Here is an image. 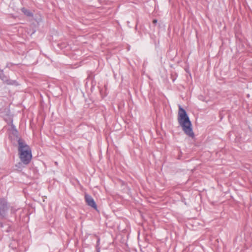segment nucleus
I'll return each mask as SVG.
<instances>
[{
	"mask_svg": "<svg viewBox=\"0 0 252 252\" xmlns=\"http://www.w3.org/2000/svg\"><path fill=\"white\" fill-rule=\"evenodd\" d=\"M85 198L88 205L97 210V205L93 197L88 194H85Z\"/></svg>",
	"mask_w": 252,
	"mask_h": 252,
	"instance_id": "nucleus-4",
	"label": "nucleus"
},
{
	"mask_svg": "<svg viewBox=\"0 0 252 252\" xmlns=\"http://www.w3.org/2000/svg\"><path fill=\"white\" fill-rule=\"evenodd\" d=\"M7 107L3 108L2 110H0V116L1 117L2 114H6V112H5V109Z\"/></svg>",
	"mask_w": 252,
	"mask_h": 252,
	"instance_id": "nucleus-9",
	"label": "nucleus"
},
{
	"mask_svg": "<svg viewBox=\"0 0 252 252\" xmlns=\"http://www.w3.org/2000/svg\"><path fill=\"white\" fill-rule=\"evenodd\" d=\"M4 83L9 85H14L15 86L19 85V83L16 80H11L9 79L8 77H7Z\"/></svg>",
	"mask_w": 252,
	"mask_h": 252,
	"instance_id": "nucleus-5",
	"label": "nucleus"
},
{
	"mask_svg": "<svg viewBox=\"0 0 252 252\" xmlns=\"http://www.w3.org/2000/svg\"><path fill=\"white\" fill-rule=\"evenodd\" d=\"M157 22H158V20L156 19H154L153 21V23L154 24H156L157 23Z\"/></svg>",
	"mask_w": 252,
	"mask_h": 252,
	"instance_id": "nucleus-10",
	"label": "nucleus"
},
{
	"mask_svg": "<svg viewBox=\"0 0 252 252\" xmlns=\"http://www.w3.org/2000/svg\"><path fill=\"white\" fill-rule=\"evenodd\" d=\"M14 64L12 63H8L6 65V67L10 68Z\"/></svg>",
	"mask_w": 252,
	"mask_h": 252,
	"instance_id": "nucleus-8",
	"label": "nucleus"
},
{
	"mask_svg": "<svg viewBox=\"0 0 252 252\" xmlns=\"http://www.w3.org/2000/svg\"><path fill=\"white\" fill-rule=\"evenodd\" d=\"M5 112L6 114H2L1 117L3 118L4 120L8 125H10L11 126V133L13 136L16 138H18V132L15 127L13 124L12 116L10 113V111L8 108L5 109Z\"/></svg>",
	"mask_w": 252,
	"mask_h": 252,
	"instance_id": "nucleus-3",
	"label": "nucleus"
},
{
	"mask_svg": "<svg viewBox=\"0 0 252 252\" xmlns=\"http://www.w3.org/2000/svg\"><path fill=\"white\" fill-rule=\"evenodd\" d=\"M21 11L26 16H32V13L29 10H28L24 7H23L21 9Z\"/></svg>",
	"mask_w": 252,
	"mask_h": 252,
	"instance_id": "nucleus-6",
	"label": "nucleus"
},
{
	"mask_svg": "<svg viewBox=\"0 0 252 252\" xmlns=\"http://www.w3.org/2000/svg\"><path fill=\"white\" fill-rule=\"evenodd\" d=\"M135 29L136 30H137V25H136Z\"/></svg>",
	"mask_w": 252,
	"mask_h": 252,
	"instance_id": "nucleus-14",
	"label": "nucleus"
},
{
	"mask_svg": "<svg viewBox=\"0 0 252 252\" xmlns=\"http://www.w3.org/2000/svg\"><path fill=\"white\" fill-rule=\"evenodd\" d=\"M127 25H128V26L129 27H131L130 26H129V21H127Z\"/></svg>",
	"mask_w": 252,
	"mask_h": 252,
	"instance_id": "nucleus-13",
	"label": "nucleus"
},
{
	"mask_svg": "<svg viewBox=\"0 0 252 252\" xmlns=\"http://www.w3.org/2000/svg\"><path fill=\"white\" fill-rule=\"evenodd\" d=\"M18 144V152L21 161L26 165L28 164L32 158V151L25 141L18 136L16 138Z\"/></svg>",
	"mask_w": 252,
	"mask_h": 252,
	"instance_id": "nucleus-2",
	"label": "nucleus"
},
{
	"mask_svg": "<svg viewBox=\"0 0 252 252\" xmlns=\"http://www.w3.org/2000/svg\"><path fill=\"white\" fill-rule=\"evenodd\" d=\"M96 252H100V250L99 247L96 248Z\"/></svg>",
	"mask_w": 252,
	"mask_h": 252,
	"instance_id": "nucleus-11",
	"label": "nucleus"
},
{
	"mask_svg": "<svg viewBox=\"0 0 252 252\" xmlns=\"http://www.w3.org/2000/svg\"><path fill=\"white\" fill-rule=\"evenodd\" d=\"M178 121L184 133L189 137L193 138L194 136V133L193 131L191 122L187 111L180 105L179 107Z\"/></svg>",
	"mask_w": 252,
	"mask_h": 252,
	"instance_id": "nucleus-1",
	"label": "nucleus"
},
{
	"mask_svg": "<svg viewBox=\"0 0 252 252\" xmlns=\"http://www.w3.org/2000/svg\"><path fill=\"white\" fill-rule=\"evenodd\" d=\"M99 241H100V239H99V238H98L97 241V245H99Z\"/></svg>",
	"mask_w": 252,
	"mask_h": 252,
	"instance_id": "nucleus-12",
	"label": "nucleus"
},
{
	"mask_svg": "<svg viewBox=\"0 0 252 252\" xmlns=\"http://www.w3.org/2000/svg\"><path fill=\"white\" fill-rule=\"evenodd\" d=\"M7 78V76L5 75L4 73V71L3 69H0V79L1 81L4 83L5 81V80Z\"/></svg>",
	"mask_w": 252,
	"mask_h": 252,
	"instance_id": "nucleus-7",
	"label": "nucleus"
}]
</instances>
